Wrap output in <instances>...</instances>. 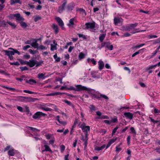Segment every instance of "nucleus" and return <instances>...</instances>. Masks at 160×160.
<instances>
[{"label": "nucleus", "mask_w": 160, "mask_h": 160, "mask_svg": "<svg viewBox=\"0 0 160 160\" xmlns=\"http://www.w3.org/2000/svg\"><path fill=\"white\" fill-rule=\"evenodd\" d=\"M104 122L108 125L112 123V121H110L108 120H104Z\"/></svg>", "instance_id": "nucleus-56"}, {"label": "nucleus", "mask_w": 160, "mask_h": 160, "mask_svg": "<svg viewBox=\"0 0 160 160\" xmlns=\"http://www.w3.org/2000/svg\"><path fill=\"white\" fill-rule=\"evenodd\" d=\"M46 115V114L42 113V112H36L33 116L32 117L33 118L36 119L38 118H39L41 116H45Z\"/></svg>", "instance_id": "nucleus-5"}, {"label": "nucleus", "mask_w": 160, "mask_h": 160, "mask_svg": "<svg viewBox=\"0 0 160 160\" xmlns=\"http://www.w3.org/2000/svg\"><path fill=\"white\" fill-rule=\"evenodd\" d=\"M52 28L54 30L55 33L57 34L58 32L59 28L57 25L53 24L52 27Z\"/></svg>", "instance_id": "nucleus-20"}, {"label": "nucleus", "mask_w": 160, "mask_h": 160, "mask_svg": "<svg viewBox=\"0 0 160 160\" xmlns=\"http://www.w3.org/2000/svg\"><path fill=\"white\" fill-rule=\"evenodd\" d=\"M106 147V145L105 144H104L101 147H99L98 146H96L95 148L94 149L95 150H97L98 151H100Z\"/></svg>", "instance_id": "nucleus-25"}, {"label": "nucleus", "mask_w": 160, "mask_h": 160, "mask_svg": "<svg viewBox=\"0 0 160 160\" xmlns=\"http://www.w3.org/2000/svg\"><path fill=\"white\" fill-rule=\"evenodd\" d=\"M43 61L42 60H41L39 61V62H38L37 61V62H36V67H39L41 65L43 64Z\"/></svg>", "instance_id": "nucleus-37"}, {"label": "nucleus", "mask_w": 160, "mask_h": 160, "mask_svg": "<svg viewBox=\"0 0 160 160\" xmlns=\"http://www.w3.org/2000/svg\"><path fill=\"white\" fill-rule=\"evenodd\" d=\"M56 20L58 22L59 25L61 27L62 29H64V23L62 20L59 17H57L56 18Z\"/></svg>", "instance_id": "nucleus-7"}, {"label": "nucleus", "mask_w": 160, "mask_h": 160, "mask_svg": "<svg viewBox=\"0 0 160 160\" xmlns=\"http://www.w3.org/2000/svg\"><path fill=\"white\" fill-rule=\"evenodd\" d=\"M122 28V29L125 31H130L131 29L129 24L123 26Z\"/></svg>", "instance_id": "nucleus-22"}, {"label": "nucleus", "mask_w": 160, "mask_h": 160, "mask_svg": "<svg viewBox=\"0 0 160 160\" xmlns=\"http://www.w3.org/2000/svg\"><path fill=\"white\" fill-rule=\"evenodd\" d=\"M41 19V18L39 16H37L34 18V21L35 22H37L38 20L40 19Z\"/></svg>", "instance_id": "nucleus-49"}, {"label": "nucleus", "mask_w": 160, "mask_h": 160, "mask_svg": "<svg viewBox=\"0 0 160 160\" xmlns=\"http://www.w3.org/2000/svg\"><path fill=\"white\" fill-rule=\"evenodd\" d=\"M155 67V65L148 66L146 68V70L147 71H148L150 69H152V68H153Z\"/></svg>", "instance_id": "nucleus-39"}, {"label": "nucleus", "mask_w": 160, "mask_h": 160, "mask_svg": "<svg viewBox=\"0 0 160 160\" xmlns=\"http://www.w3.org/2000/svg\"><path fill=\"white\" fill-rule=\"evenodd\" d=\"M67 89L70 90H74L76 91V87L75 88L72 86L70 87L69 88H67Z\"/></svg>", "instance_id": "nucleus-54"}, {"label": "nucleus", "mask_w": 160, "mask_h": 160, "mask_svg": "<svg viewBox=\"0 0 160 160\" xmlns=\"http://www.w3.org/2000/svg\"><path fill=\"white\" fill-rule=\"evenodd\" d=\"M67 3V2L65 1L63 3L61 6L58 7V11L59 13H62L63 12V11L65 10Z\"/></svg>", "instance_id": "nucleus-6"}, {"label": "nucleus", "mask_w": 160, "mask_h": 160, "mask_svg": "<svg viewBox=\"0 0 160 160\" xmlns=\"http://www.w3.org/2000/svg\"><path fill=\"white\" fill-rule=\"evenodd\" d=\"M157 53V51H154V52L152 53V55L150 56V58H152Z\"/></svg>", "instance_id": "nucleus-53"}, {"label": "nucleus", "mask_w": 160, "mask_h": 160, "mask_svg": "<svg viewBox=\"0 0 160 160\" xmlns=\"http://www.w3.org/2000/svg\"><path fill=\"white\" fill-rule=\"evenodd\" d=\"M15 152L14 149H12L8 151V154L9 156H13L15 155Z\"/></svg>", "instance_id": "nucleus-23"}, {"label": "nucleus", "mask_w": 160, "mask_h": 160, "mask_svg": "<svg viewBox=\"0 0 160 160\" xmlns=\"http://www.w3.org/2000/svg\"><path fill=\"white\" fill-rule=\"evenodd\" d=\"M63 102H64L65 103L67 104L68 105L71 106L72 108H74V106L71 102L66 100H64Z\"/></svg>", "instance_id": "nucleus-26"}, {"label": "nucleus", "mask_w": 160, "mask_h": 160, "mask_svg": "<svg viewBox=\"0 0 160 160\" xmlns=\"http://www.w3.org/2000/svg\"><path fill=\"white\" fill-rule=\"evenodd\" d=\"M55 40L53 41V43L55 44L54 45H53L52 44H51V51H53L54 50H56L57 49L56 46L57 45V43H55Z\"/></svg>", "instance_id": "nucleus-21"}, {"label": "nucleus", "mask_w": 160, "mask_h": 160, "mask_svg": "<svg viewBox=\"0 0 160 160\" xmlns=\"http://www.w3.org/2000/svg\"><path fill=\"white\" fill-rule=\"evenodd\" d=\"M106 44V42H103L101 44V47L100 48H101L104 47H105Z\"/></svg>", "instance_id": "nucleus-63"}, {"label": "nucleus", "mask_w": 160, "mask_h": 160, "mask_svg": "<svg viewBox=\"0 0 160 160\" xmlns=\"http://www.w3.org/2000/svg\"><path fill=\"white\" fill-rule=\"evenodd\" d=\"M10 64L12 65H14L17 66H18L20 65V64L18 62H14L12 63H11Z\"/></svg>", "instance_id": "nucleus-58"}, {"label": "nucleus", "mask_w": 160, "mask_h": 160, "mask_svg": "<svg viewBox=\"0 0 160 160\" xmlns=\"http://www.w3.org/2000/svg\"><path fill=\"white\" fill-rule=\"evenodd\" d=\"M20 23L21 26L23 28H25L28 26V25L25 22L22 21Z\"/></svg>", "instance_id": "nucleus-34"}, {"label": "nucleus", "mask_w": 160, "mask_h": 160, "mask_svg": "<svg viewBox=\"0 0 160 160\" xmlns=\"http://www.w3.org/2000/svg\"><path fill=\"white\" fill-rule=\"evenodd\" d=\"M80 128H82V130L83 131H85V130H84V129L85 128H87V130H88V131H89L90 130V127L88 126H85V124L84 122L81 125Z\"/></svg>", "instance_id": "nucleus-14"}, {"label": "nucleus", "mask_w": 160, "mask_h": 160, "mask_svg": "<svg viewBox=\"0 0 160 160\" xmlns=\"http://www.w3.org/2000/svg\"><path fill=\"white\" fill-rule=\"evenodd\" d=\"M106 36V34H103L102 35H101L99 37V41L101 42H102L103 40H104V38H105V36Z\"/></svg>", "instance_id": "nucleus-31"}, {"label": "nucleus", "mask_w": 160, "mask_h": 160, "mask_svg": "<svg viewBox=\"0 0 160 160\" xmlns=\"http://www.w3.org/2000/svg\"><path fill=\"white\" fill-rule=\"evenodd\" d=\"M85 26L86 27L85 28H83L84 29H92L91 31L92 32H95V29L94 28L95 27V23L93 22H88L85 23Z\"/></svg>", "instance_id": "nucleus-1"}, {"label": "nucleus", "mask_w": 160, "mask_h": 160, "mask_svg": "<svg viewBox=\"0 0 160 160\" xmlns=\"http://www.w3.org/2000/svg\"><path fill=\"white\" fill-rule=\"evenodd\" d=\"M118 128V127L117 126L116 128H114V129L112 130V136H113V135L116 132Z\"/></svg>", "instance_id": "nucleus-45"}, {"label": "nucleus", "mask_w": 160, "mask_h": 160, "mask_svg": "<svg viewBox=\"0 0 160 160\" xmlns=\"http://www.w3.org/2000/svg\"><path fill=\"white\" fill-rule=\"evenodd\" d=\"M148 37L149 38L151 39L152 38H156L157 37V36L156 35H149L148 36Z\"/></svg>", "instance_id": "nucleus-55"}, {"label": "nucleus", "mask_w": 160, "mask_h": 160, "mask_svg": "<svg viewBox=\"0 0 160 160\" xmlns=\"http://www.w3.org/2000/svg\"><path fill=\"white\" fill-rule=\"evenodd\" d=\"M77 11L80 12V13H82V14H83V13H85V15L86 14L85 10L82 8H78Z\"/></svg>", "instance_id": "nucleus-38"}, {"label": "nucleus", "mask_w": 160, "mask_h": 160, "mask_svg": "<svg viewBox=\"0 0 160 160\" xmlns=\"http://www.w3.org/2000/svg\"><path fill=\"white\" fill-rule=\"evenodd\" d=\"M100 96H101V98H103L106 100H108V97L105 95L101 94Z\"/></svg>", "instance_id": "nucleus-51"}, {"label": "nucleus", "mask_w": 160, "mask_h": 160, "mask_svg": "<svg viewBox=\"0 0 160 160\" xmlns=\"http://www.w3.org/2000/svg\"><path fill=\"white\" fill-rule=\"evenodd\" d=\"M20 68L22 71L27 70H28V68L26 66L20 67Z\"/></svg>", "instance_id": "nucleus-44"}, {"label": "nucleus", "mask_w": 160, "mask_h": 160, "mask_svg": "<svg viewBox=\"0 0 160 160\" xmlns=\"http://www.w3.org/2000/svg\"><path fill=\"white\" fill-rule=\"evenodd\" d=\"M30 47V45H26V46H24L23 47V49L24 50L26 51V50H27V49H28V48H29Z\"/></svg>", "instance_id": "nucleus-60"}, {"label": "nucleus", "mask_w": 160, "mask_h": 160, "mask_svg": "<svg viewBox=\"0 0 160 160\" xmlns=\"http://www.w3.org/2000/svg\"><path fill=\"white\" fill-rule=\"evenodd\" d=\"M114 23L115 25H117L121 22L120 18L118 17H115L114 18Z\"/></svg>", "instance_id": "nucleus-19"}, {"label": "nucleus", "mask_w": 160, "mask_h": 160, "mask_svg": "<svg viewBox=\"0 0 160 160\" xmlns=\"http://www.w3.org/2000/svg\"><path fill=\"white\" fill-rule=\"evenodd\" d=\"M34 42H33L31 43V45L35 48H37L38 49V47H39L38 44L37 43L38 41L35 39L34 40Z\"/></svg>", "instance_id": "nucleus-13"}, {"label": "nucleus", "mask_w": 160, "mask_h": 160, "mask_svg": "<svg viewBox=\"0 0 160 160\" xmlns=\"http://www.w3.org/2000/svg\"><path fill=\"white\" fill-rule=\"evenodd\" d=\"M47 48H46L45 46L42 45H40L39 47H38V49H41V50H44V49H47Z\"/></svg>", "instance_id": "nucleus-46"}, {"label": "nucleus", "mask_w": 160, "mask_h": 160, "mask_svg": "<svg viewBox=\"0 0 160 160\" xmlns=\"http://www.w3.org/2000/svg\"><path fill=\"white\" fill-rule=\"evenodd\" d=\"M44 147L45 148V150L46 151H49L51 153L52 152V151L51 150V149L50 148L49 146L46 145H44Z\"/></svg>", "instance_id": "nucleus-30"}, {"label": "nucleus", "mask_w": 160, "mask_h": 160, "mask_svg": "<svg viewBox=\"0 0 160 160\" xmlns=\"http://www.w3.org/2000/svg\"><path fill=\"white\" fill-rule=\"evenodd\" d=\"M131 137L130 136H128L127 138V143L128 145H129L130 144V140Z\"/></svg>", "instance_id": "nucleus-57"}, {"label": "nucleus", "mask_w": 160, "mask_h": 160, "mask_svg": "<svg viewBox=\"0 0 160 160\" xmlns=\"http://www.w3.org/2000/svg\"><path fill=\"white\" fill-rule=\"evenodd\" d=\"M26 82L27 83H29L31 84H32L33 83H36L37 82L34 80L30 79L29 80H26Z\"/></svg>", "instance_id": "nucleus-27"}, {"label": "nucleus", "mask_w": 160, "mask_h": 160, "mask_svg": "<svg viewBox=\"0 0 160 160\" xmlns=\"http://www.w3.org/2000/svg\"><path fill=\"white\" fill-rule=\"evenodd\" d=\"M91 89L88 88L86 87L83 86L81 85H77L76 87V91L78 92H80L82 90H86L88 91H90Z\"/></svg>", "instance_id": "nucleus-3"}, {"label": "nucleus", "mask_w": 160, "mask_h": 160, "mask_svg": "<svg viewBox=\"0 0 160 160\" xmlns=\"http://www.w3.org/2000/svg\"><path fill=\"white\" fill-rule=\"evenodd\" d=\"M124 115L125 117L127 118L132 120L133 118V114L130 112H126L124 113Z\"/></svg>", "instance_id": "nucleus-10"}, {"label": "nucleus", "mask_w": 160, "mask_h": 160, "mask_svg": "<svg viewBox=\"0 0 160 160\" xmlns=\"http://www.w3.org/2000/svg\"><path fill=\"white\" fill-rule=\"evenodd\" d=\"M54 141H55V140L53 138L52 139L50 140L49 141V143L50 144L52 145L54 143Z\"/></svg>", "instance_id": "nucleus-64"}, {"label": "nucleus", "mask_w": 160, "mask_h": 160, "mask_svg": "<svg viewBox=\"0 0 160 160\" xmlns=\"http://www.w3.org/2000/svg\"><path fill=\"white\" fill-rule=\"evenodd\" d=\"M85 136H84L83 135H82V138L81 140H82L83 142L85 141H88V134H87V132L86 133H85Z\"/></svg>", "instance_id": "nucleus-24"}, {"label": "nucleus", "mask_w": 160, "mask_h": 160, "mask_svg": "<svg viewBox=\"0 0 160 160\" xmlns=\"http://www.w3.org/2000/svg\"><path fill=\"white\" fill-rule=\"evenodd\" d=\"M117 138H116L113 139H110L109 142L110 143L112 144V143H114L117 139Z\"/></svg>", "instance_id": "nucleus-50"}, {"label": "nucleus", "mask_w": 160, "mask_h": 160, "mask_svg": "<svg viewBox=\"0 0 160 160\" xmlns=\"http://www.w3.org/2000/svg\"><path fill=\"white\" fill-rule=\"evenodd\" d=\"M130 130L132 133H134L135 135L136 134V132L134 129V128L132 127H131L130 128Z\"/></svg>", "instance_id": "nucleus-48"}, {"label": "nucleus", "mask_w": 160, "mask_h": 160, "mask_svg": "<svg viewBox=\"0 0 160 160\" xmlns=\"http://www.w3.org/2000/svg\"><path fill=\"white\" fill-rule=\"evenodd\" d=\"M98 63L99 65V69L100 70H102L104 68V66L103 62L102 61L100 60L99 61Z\"/></svg>", "instance_id": "nucleus-17"}, {"label": "nucleus", "mask_w": 160, "mask_h": 160, "mask_svg": "<svg viewBox=\"0 0 160 160\" xmlns=\"http://www.w3.org/2000/svg\"><path fill=\"white\" fill-rule=\"evenodd\" d=\"M128 129V127H126L123 129L121 130V132L122 133H124Z\"/></svg>", "instance_id": "nucleus-62"}, {"label": "nucleus", "mask_w": 160, "mask_h": 160, "mask_svg": "<svg viewBox=\"0 0 160 160\" xmlns=\"http://www.w3.org/2000/svg\"><path fill=\"white\" fill-rule=\"evenodd\" d=\"M129 24L130 26L131 29H132V28H134L136 27L138 25V23H135L134 24Z\"/></svg>", "instance_id": "nucleus-40"}, {"label": "nucleus", "mask_w": 160, "mask_h": 160, "mask_svg": "<svg viewBox=\"0 0 160 160\" xmlns=\"http://www.w3.org/2000/svg\"><path fill=\"white\" fill-rule=\"evenodd\" d=\"M40 108L46 111H51L52 110V109L43 106H41L40 107Z\"/></svg>", "instance_id": "nucleus-29"}, {"label": "nucleus", "mask_w": 160, "mask_h": 160, "mask_svg": "<svg viewBox=\"0 0 160 160\" xmlns=\"http://www.w3.org/2000/svg\"><path fill=\"white\" fill-rule=\"evenodd\" d=\"M28 128H30V129L31 130H32L33 131H34L35 130H37V131H39V130H38L37 128H33V127H28Z\"/></svg>", "instance_id": "nucleus-59"}, {"label": "nucleus", "mask_w": 160, "mask_h": 160, "mask_svg": "<svg viewBox=\"0 0 160 160\" xmlns=\"http://www.w3.org/2000/svg\"><path fill=\"white\" fill-rule=\"evenodd\" d=\"M145 48H142V49H141L139 50H138L137 52H135L133 54H132V57H134L136 55H138V54H139L141 52V51H142L143 52L144 50H145Z\"/></svg>", "instance_id": "nucleus-28"}, {"label": "nucleus", "mask_w": 160, "mask_h": 160, "mask_svg": "<svg viewBox=\"0 0 160 160\" xmlns=\"http://www.w3.org/2000/svg\"><path fill=\"white\" fill-rule=\"evenodd\" d=\"M53 58L55 59V61L57 62H59L60 60V58L57 57V54L54 55Z\"/></svg>", "instance_id": "nucleus-35"}, {"label": "nucleus", "mask_w": 160, "mask_h": 160, "mask_svg": "<svg viewBox=\"0 0 160 160\" xmlns=\"http://www.w3.org/2000/svg\"><path fill=\"white\" fill-rule=\"evenodd\" d=\"M37 61L34 59L29 60L28 62V66L32 68L36 65Z\"/></svg>", "instance_id": "nucleus-9"}, {"label": "nucleus", "mask_w": 160, "mask_h": 160, "mask_svg": "<svg viewBox=\"0 0 160 160\" xmlns=\"http://www.w3.org/2000/svg\"><path fill=\"white\" fill-rule=\"evenodd\" d=\"M21 98L22 101H24L26 102H34L35 101V100H38L37 98H33L31 97H22Z\"/></svg>", "instance_id": "nucleus-4"}, {"label": "nucleus", "mask_w": 160, "mask_h": 160, "mask_svg": "<svg viewBox=\"0 0 160 160\" xmlns=\"http://www.w3.org/2000/svg\"><path fill=\"white\" fill-rule=\"evenodd\" d=\"M149 118L150 119V121L151 122L154 123V124L159 122H160L158 120H155L153 119L152 118L149 117Z\"/></svg>", "instance_id": "nucleus-43"}, {"label": "nucleus", "mask_w": 160, "mask_h": 160, "mask_svg": "<svg viewBox=\"0 0 160 160\" xmlns=\"http://www.w3.org/2000/svg\"><path fill=\"white\" fill-rule=\"evenodd\" d=\"M85 56V54L82 52H81L79 53L78 56V58L79 60H81L82 59L84 58Z\"/></svg>", "instance_id": "nucleus-32"}, {"label": "nucleus", "mask_w": 160, "mask_h": 160, "mask_svg": "<svg viewBox=\"0 0 160 160\" xmlns=\"http://www.w3.org/2000/svg\"><path fill=\"white\" fill-rule=\"evenodd\" d=\"M45 75V74H43L42 73H39L38 74V78L39 79H44L45 78L44 77Z\"/></svg>", "instance_id": "nucleus-33"}, {"label": "nucleus", "mask_w": 160, "mask_h": 160, "mask_svg": "<svg viewBox=\"0 0 160 160\" xmlns=\"http://www.w3.org/2000/svg\"><path fill=\"white\" fill-rule=\"evenodd\" d=\"M107 131L105 129H101L99 131V132L101 134H102V135H104L107 132Z\"/></svg>", "instance_id": "nucleus-41"}, {"label": "nucleus", "mask_w": 160, "mask_h": 160, "mask_svg": "<svg viewBox=\"0 0 160 160\" xmlns=\"http://www.w3.org/2000/svg\"><path fill=\"white\" fill-rule=\"evenodd\" d=\"M3 51L5 53V55L8 56H10L14 54V52L12 51L4 50Z\"/></svg>", "instance_id": "nucleus-12"}, {"label": "nucleus", "mask_w": 160, "mask_h": 160, "mask_svg": "<svg viewBox=\"0 0 160 160\" xmlns=\"http://www.w3.org/2000/svg\"><path fill=\"white\" fill-rule=\"evenodd\" d=\"M65 149V146L64 145H61L60 146V150L61 152H63Z\"/></svg>", "instance_id": "nucleus-47"}, {"label": "nucleus", "mask_w": 160, "mask_h": 160, "mask_svg": "<svg viewBox=\"0 0 160 160\" xmlns=\"http://www.w3.org/2000/svg\"><path fill=\"white\" fill-rule=\"evenodd\" d=\"M120 146V145H118L116 147V152H119L120 151L122 150V148H119Z\"/></svg>", "instance_id": "nucleus-42"}, {"label": "nucleus", "mask_w": 160, "mask_h": 160, "mask_svg": "<svg viewBox=\"0 0 160 160\" xmlns=\"http://www.w3.org/2000/svg\"><path fill=\"white\" fill-rule=\"evenodd\" d=\"M22 3V2L21 0H11L10 2V4L11 5H14L16 3L21 5Z\"/></svg>", "instance_id": "nucleus-11"}, {"label": "nucleus", "mask_w": 160, "mask_h": 160, "mask_svg": "<svg viewBox=\"0 0 160 160\" xmlns=\"http://www.w3.org/2000/svg\"><path fill=\"white\" fill-rule=\"evenodd\" d=\"M78 22L77 20L75 18H72L70 19L68 26L70 27L74 25V22L77 23Z\"/></svg>", "instance_id": "nucleus-8"}, {"label": "nucleus", "mask_w": 160, "mask_h": 160, "mask_svg": "<svg viewBox=\"0 0 160 160\" xmlns=\"http://www.w3.org/2000/svg\"><path fill=\"white\" fill-rule=\"evenodd\" d=\"M8 23L12 27H13L14 28H15L16 27V26L14 23H12L10 22H8Z\"/></svg>", "instance_id": "nucleus-61"}, {"label": "nucleus", "mask_w": 160, "mask_h": 160, "mask_svg": "<svg viewBox=\"0 0 160 160\" xmlns=\"http://www.w3.org/2000/svg\"><path fill=\"white\" fill-rule=\"evenodd\" d=\"M63 94H64V93H61L60 92H53L47 94L46 96H54L58 95H62Z\"/></svg>", "instance_id": "nucleus-15"}, {"label": "nucleus", "mask_w": 160, "mask_h": 160, "mask_svg": "<svg viewBox=\"0 0 160 160\" xmlns=\"http://www.w3.org/2000/svg\"><path fill=\"white\" fill-rule=\"evenodd\" d=\"M145 45V44L142 43V44H140L139 45H137V46H135L134 47V48H140L144 46Z\"/></svg>", "instance_id": "nucleus-52"}, {"label": "nucleus", "mask_w": 160, "mask_h": 160, "mask_svg": "<svg viewBox=\"0 0 160 160\" xmlns=\"http://www.w3.org/2000/svg\"><path fill=\"white\" fill-rule=\"evenodd\" d=\"M10 17L11 18H12L14 17H16V20L20 22L24 20V18L21 17L20 14L19 13L11 14L10 15Z\"/></svg>", "instance_id": "nucleus-2"}, {"label": "nucleus", "mask_w": 160, "mask_h": 160, "mask_svg": "<svg viewBox=\"0 0 160 160\" xmlns=\"http://www.w3.org/2000/svg\"><path fill=\"white\" fill-rule=\"evenodd\" d=\"M74 7V5L72 3L69 4L67 6V9L68 11H72Z\"/></svg>", "instance_id": "nucleus-18"}, {"label": "nucleus", "mask_w": 160, "mask_h": 160, "mask_svg": "<svg viewBox=\"0 0 160 160\" xmlns=\"http://www.w3.org/2000/svg\"><path fill=\"white\" fill-rule=\"evenodd\" d=\"M23 92L25 93H28L30 94H37V92H34L32 91H29V90H23Z\"/></svg>", "instance_id": "nucleus-36"}, {"label": "nucleus", "mask_w": 160, "mask_h": 160, "mask_svg": "<svg viewBox=\"0 0 160 160\" xmlns=\"http://www.w3.org/2000/svg\"><path fill=\"white\" fill-rule=\"evenodd\" d=\"M105 46V48L110 50H112L113 49V46L109 42H106Z\"/></svg>", "instance_id": "nucleus-16"}]
</instances>
